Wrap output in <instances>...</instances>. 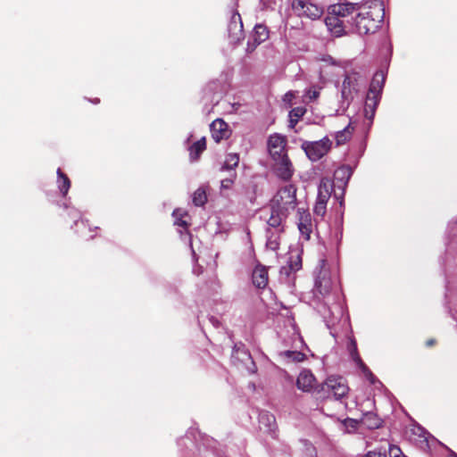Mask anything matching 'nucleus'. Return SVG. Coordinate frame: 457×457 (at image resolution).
<instances>
[{
  "label": "nucleus",
  "mask_w": 457,
  "mask_h": 457,
  "mask_svg": "<svg viewBox=\"0 0 457 457\" xmlns=\"http://www.w3.org/2000/svg\"><path fill=\"white\" fill-rule=\"evenodd\" d=\"M357 364L362 370V372L364 373L365 377L373 384L375 382V376L370 370V369L364 364V362L362 361H361V362H359Z\"/></svg>",
  "instance_id": "e433bc0d"
},
{
  "label": "nucleus",
  "mask_w": 457,
  "mask_h": 457,
  "mask_svg": "<svg viewBox=\"0 0 457 457\" xmlns=\"http://www.w3.org/2000/svg\"><path fill=\"white\" fill-rule=\"evenodd\" d=\"M347 348H348V351H349L353 360L356 363L361 362L362 360L358 353L357 343L353 337L350 338Z\"/></svg>",
  "instance_id": "7c9ffc66"
},
{
  "label": "nucleus",
  "mask_w": 457,
  "mask_h": 457,
  "mask_svg": "<svg viewBox=\"0 0 457 457\" xmlns=\"http://www.w3.org/2000/svg\"><path fill=\"white\" fill-rule=\"evenodd\" d=\"M269 29L265 25H255V27L253 28V34L251 36V40H249L247 44V51L253 52L257 46L263 43L269 38Z\"/></svg>",
  "instance_id": "9b49d317"
},
{
  "label": "nucleus",
  "mask_w": 457,
  "mask_h": 457,
  "mask_svg": "<svg viewBox=\"0 0 457 457\" xmlns=\"http://www.w3.org/2000/svg\"><path fill=\"white\" fill-rule=\"evenodd\" d=\"M329 198H330L329 196H326V195H324L322 194H318V197H317L316 202L327 204L328 201L329 200Z\"/></svg>",
  "instance_id": "a19ab883"
},
{
  "label": "nucleus",
  "mask_w": 457,
  "mask_h": 457,
  "mask_svg": "<svg viewBox=\"0 0 457 457\" xmlns=\"http://www.w3.org/2000/svg\"><path fill=\"white\" fill-rule=\"evenodd\" d=\"M237 179V172L233 171L230 173L228 178H226L220 181V188L221 189H230L235 183Z\"/></svg>",
  "instance_id": "473e14b6"
},
{
  "label": "nucleus",
  "mask_w": 457,
  "mask_h": 457,
  "mask_svg": "<svg viewBox=\"0 0 457 457\" xmlns=\"http://www.w3.org/2000/svg\"><path fill=\"white\" fill-rule=\"evenodd\" d=\"M402 457H407V456L404 455V456H402Z\"/></svg>",
  "instance_id": "8fccbe9b"
},
{
  "label": "nucleus",
  "mask_w": 457,
  "mask_h": 457,
  "mask_svg": "<svg viewBox=\"0 0 457 457\" xmlns=\"http://www.w3.org/2000/svg\"><path fill=\"white\" fill-rule=\"evenodd\" d=\"M331 146L332 141L328 137L318 141H303L301 145V148L312 162H317L327 155Z\"/></svg>",
  "instance_id": "20e7f679"
},
{
  "label": "nucleus",
  "mask_w": 457,
  "mask_h": 457,
  "mask_svg": "<svg viewBox=\"0 0 457 457\" xmlns=\"http://www.w3.org/2000/svg\"><path fill=\"white\" fill-rule=\"evenodd\" d=\"M286 96H293V94L289 92V93L286 94Z\"/></svg>",
  "instance_id": "a18cd8bd"
},
{
  "label": "nucleus",
  "mask_w": 457,
  "mask_h": 457,
  "mask_svg": "<svg viewBox=\"0 0 457 457\" xmlns=\"http://www.w3.org/2000/svg\"><path fill=\"white\" fill-rule=\"evenodd\" d=\"M353 132V128L351 127L350 124L348 126H346L344 129L337 132V134H336L337 145H344L346 142H348L352 137Z\"/></svg>",
  "instance_id": "5701e85b"
},
{
  "label": "nucleus",
  "mask_w": 457,
  "mask_h": 457,
  "mask_svg": "<svg viewBox=\"0 0 457 457\" xmlns=\"http://www.w3.org/2000/svg\"><path fill=\"white\" fill-rule=\"evenodd\" d=\"M179 215L182 216L179 210L173 212V216L178 217ZM175 224L184 228H187L188 227V223L185 220H183L182 217L176 218Z\"/></svg>",
  "instance_id": "4c0bfd02"
},
{
  "label": "nucleus",
  "mask_w": 457,
  "mask_h": 457,
  "mask_svg": "<svg viewBox=\"0 0 457 457\" xmlns=\"http://www.w3.org/2000/svg\"><path fill=\"white\" fill-rule=\"evenodd\" d=\"M305 96L311 101H315L319 98L320 96V89L317 88L316 87H312L311 88H309L306 93H305Z\"/></svg>",
  "instance_id": "f704fd0d"
},
{
  "label": "nucleus",
  "mask_w": 457,
  "mask_h": 457,
  "mask_svg": "<svg viewBox=\"0 0 457 457\" xmlns=\"http://www.w3.org/2000/svg\"><path fill=\"white\" fill-rule=\"evenodd\" d=\"M291 8L297 17L312 21L319 20L324 12L322 6L312 3L310 0H292Z\"/></svg>",
  "instance_id": "39448f33"
},
{
  "label": "nucleus",
  "mask_w": 457,
  "mask_h": 457,
  "mask_svg": "<svg viewBox=\"0 0 457 457\" xmlns=\"http://www.w3.org/2000/svg\"><path fill=\"white\" fill-rule=\"evenodd\" d=\"M313 212L316 215L324 217L327 212V204L316 202L313 208Z\"/></svg>",
  "instance_id": "c9c22d12"
},
{
  "label": "nucleus",
  "mask_w": 457,
  "mask_h": 457,
  "mask_svg": "<svg viewBox=\"0 0 457 457\" xmlns=\"http://www.w3.org/2000/svg\"><path fill=\"white\" fill-rule=\"evenodd\" d=\"M273 161L276 175L284 181H289L294 175L295 169L288 155H284Z\"/></svg>",
  "instance_id": "1a4fd4ad"
},
{
  "label": "nucleus",
  "mask_w": 457,
  "mask_h": 457,
  "mask_svg": "<svg viewBox=\"0 0 457 457\" xmlns=\"http://www.w3.org/2000/svg\"><path fill=\"white\" fill-rule=\"evenodd\" d=\"M212 137L216 143L227 139L230 136L228 125L221 119H216L210 125Z\"/></svg>",
  "instance_id": "f8f14e48"
},
{
  "label": "nucleus",
  "mask_w": 457,
  "mask_h": 457,
  "mask_svg": "<svg viewBox=\"0 0 457 457\" xmlns=\"http://www.w3.org/2000/svg\"><path fill=\"white\" fill-rule=\"evenodd\" d=\"M332 288V281L326 271H320L315 281V290L321 295H328Z\"/></svg>",
  "instance_id": "f3484780"
},
{
  "label": "nucleus",
  "mask_w": 457,
  "mask_h": 457,
  "mask_svg": "<svg viewBox=\"0 0 457 457\" xmlns=\"http://www.w3.org/2000/svg\"><path fill=\"white\" fill-rule=\"evenodd\" d=\"M298 229L306 240H309L312 232L311 213L304 209H298Z\"/></svg>",
  "instance_id": "ddd939ff"
},
{
  "label": "nucleus",
  "mask_w": 457,
  "mask_h": 457,
  "mask_svg": "<svg viewBox=\"0 0 457 457\" xmlns=\"http://www.w3.org/2000/svg\"><path fill=\"white\" fill-rule=\"evenodd\" d=\"M381 2V4H383V0H379Z\"/></svg>",
  "instance_id": "09e8293b"
},
{
  "label": "nucleus",
  "mask_w": 457,
  "mask_h": 457,
  "mask_svg": "<svg viewBox=\"0 0 457 457\" xmlns=\"http://www.w3.org/2000/svg\"><path fill=\"white\" fill-rule=\"evenodd\" d=\"M352 175V170L347 165H343L336 170L334 177L336 180H340L343 185H346Z\"/></svg>",
  "instance_id": "b1692460"
},
{
  "label": "nucleus",
  "mask_w": 457,
  "mask_h": 457,
  "mask_svg": "<svg viewBox=\"0 0 457 457\" xmlns=\"http://www.w3.org/2000/svg\"><path fill=\"white\" fill-rule=\"evenodd\" d=\"M333 181L328 178H322L319 185L318 194H322L326 196H331L333 191Z\"/></svg>",
  "instance_id": "bb28decb"
},
{
  "label": "nucleus",
  "mask_w": 457,
  "mask_h": 457,
  "mask_svg": "<svg viewBox=\"0 0 457 457\" xmlns=\"http://www.w3.org/2000/svg\"><path fill=\"white\" fill-rule=\"evenodd\" d=\"M284 355L295 362H301L305 359V354L298 351H286Z\"/></svg>",
  "instance_id": "2f4dec72"
},
{
  "label": "nucleus",
  "mask_w": 457,
  "mask_h": 457,
  "mask_svg": "<svg viewBox=\"0 0 457 457\" xmlns=\"http://www.w3.org/2000/svg\"><path fill=\"white\" fill-rule=\"evenodd\" d=\"M296 187L293 184L282 187L270 200V206L289 214L296 207Z\"/></svg>",
  "instance_id": "f03ea898"
},
{
  "label": "nucleus",
  "mask_w": 457,
  "mask_h": 457,
  "mask_svg": "<svg viewBox=\"0 0 457 457\" xmlns=\"http://www.w3.org/2000/svg\"><path fill=\"white\" fill-rule=\"evenodd\" d=\"M259 422L267 427L269 430H272L271 427L275 423V417L267 411L261 412L259 415Z\"/></svg>",
  "instance_id": "c756f323"
},
{
  "label": "nucleus",
  "mask_w": 457,
  "mask_h": 457,
  "mask_svg": "<svg viewBox=\"0 0 457 457\" xmlns=\"http://www.w3.org/2000/svg\"><path fill=\"white\" fill-rule=\"evenodd\" d=\"M343 202H344V201H343V197L341 196L340 205H342V204H343Z\"/></svg>",
  "instance_id": "49530a36"
},
{
  "label": "nucleus",
  "mask_w": 457,
  "mask_h": 457,
  "mask_svg": "<svg viewBox=\"0 0 457 457\" xmlns=\"http://www.w3.org/2000/svg\"><path fill=\"white\" fill-rule=\"evenodd\" d=\"M302 269V258L300 255L290 256L287 266L282 267L281 273L289 276L292 272L298 271Z\"/></svg>",
  "instance_id": "412c9836"
},
{
  "label": "nucleus",
  "mask_w": 457,
  "mask_h": 457,
  "mask_svg": "<svg viewBox=\"0 0 457 457\" xmlns=\"http://www.w3.org/2000/svg\"><path fill=\"white\" fill-rule=\"evenodd\" d=\"M266 245L269 249L272 251H277L279 248L280 242H279V237L276 235H270L268 237V240L266 242Z\"/></svg>",
  "instance_id": "72a5a7b5"
},
{
  "label": "nucleus",
  "mask_w": 457,
  "mask_h": 457,
  "mask_svg": "<svg viewBox=\"0 0 457 457\" xmlns=\"http://www.w3.org/2000/svg\"><path fill=\"white\" fill-rule=\"evenodd\" d=\"M389 456L390 457H402L404 456L401 451V449L396 445H391L389 447Z\"/></svg>",
  "instance_id": "58836bf2"
},
{
  "label": "nucleus",
  "mask_w": 457,
  "mask_h": 457,
  "mask_svg": "<svg viewBox=\"0 0 457 457\" xmlns=\"http://www.w3.org/2000/svg\"><path fill=\"white\" fill-rule=\"evenodd\" d=\"M206 149V139L205 137H202L196 142H195L189 147V156L191 161H197L202 154V153Z\"/></svg>",
  "instance_id": "6ab92c4d"
},
{
  "label": "nucleus",
  "mask_w": 457,
  "mask_h": 457,
  "mask_svg": "<svg viewBox=\"0 0 457 457\" xmlns=\"http://www.w3.org/2000/svg\"><path fill=\"white\" fill-rule=\"evenodd\" d=\"M57 176L58 187L62 195L65 196L71 187V180L60 168L57 170Z\"/></svg>",
  "instance_id": "4be33fe9"
},
{
  "label": "nucleus",
  "mask_w": 457,
  "mask_h": 457,
  "mask_svg": "<svg viewBox=\"0 0 457 457\" xmlns=\"http://www.w3.org/2000/svg\"><path fill=\"white\" fill-rule=\"evenodd\" d=\"M252 280L257 288H265L269 283L268 268L258 263L253 270Z\"/></svg>",
  "instance_id": "4468645a"
},
{
  "label": "nucleus",
  "mask_w": 457,
  "mask_h": 457,
  "mask_svg": "<svg viewBox=\"0 0 457 457\" xmlns=\"http://www.w3.org/2000/svg\"><path fill=\"white\" fill-rule=\"evenodd\" d=\"M228 35L231 42L238 43L244 38L243 22L240 14L236 11H231L228 24Z\"/></svg>",
  "instance_id": "6e6552de"
},
{
  "label": "nucleus",
  "mask_w": 457,
  "mask_h": 457,
  "mask_svg": "<svg viewBox=\"0 0 457 457\" xmlns=\"http://www.w3.org/2000/svg\"><path fill=\"white\" fill-rule=\"evenodd\" d=\"M207 202V195L204 188H198L193 195V203L195 206H203Z\"/></svg>",
  "instance_id": "c85d7f7f"
},
{
  "label": "nucleus",
  "mask_w": 457,
  "mask_h": 457,
  "mask_svg": "<svg viewBox=\"0 0 457 457\" xmlns=\"http://www.w3.org/2000/svg\"><path fill=\"white\" fill-rule=\"evenodd\" d=\"M361 457H386V454L380 451L374 450L369 451L366 454L362 455Z\"/></svg>",
  "instance_id": "ea45409f"
},
{
  "label": "nucleus",
  "mask_w": 457,
  "mask_h": 457,
  "mask_svg": "<svg viewBox=\"0 0 457 457\" xmlns=\"http://www.w3.org/2000/svg\"><path fill=\"white\" fill-rule=\"evenodd\" d=\"M361 423L369 429H376L382 426L383 420L376 413L369 411L363 414Z\"/></svg>",
  "instance_id": "a211bd4d"
},
{
  "label": "nucleus",
  "mask_w": 457,
  "mask_h": 457,
  "mask_svg": "<svg viewBox=\"0 0 457 457\" xmlns=\"http://www.w3.org/2000/svg\"><path fill=\"white\" fill-rule=\"evenodd\" d=\"M451 455H452L453 457H457V454H456V453H453Z\"/></svg>",
  "instance_id": "de8ad7c7"
},
{
  "label": "nucleus",
  "mask_w": 457,
  "mask_h": 457,
  "mask_svg": "<svg viewBox=\"0 0 457 457\" xmlns=\"http://www.w3.org/2000/svg\"><path fill=\"white\" fill-rule=\"evenodd\" d=\"M385 83V75L383 71L376 72L371 80L368 93L377 94L380 96Z\"/></svg>",
  "instance_id": "aec40b11"
},
{
  "label": "nucleus",
  "mask_w": 457,
  "mask_h": 457,
  "mask_svg": "<svg viewBox=\"0 0 457 457\" xmlns=\"http://www.w3.org/2000/svg\"><path fill=\"white\" fill-rule=\"evenodd\" d=\"M288 214L270 206V215L267 220L270 227L278 228L279 232L283 231L282 222L287 218Z\"/></svg>",
  "instance_id": "dca6fc26"
},
{
  "label": "nucleus",
  "mask_w": 457,
  "mask_h": 457,
  "mask_svg": "<svg viewBox=\"0 0 457 457\" xmlns=\"http://www.w3.org/2000/svg\"><path fill=\"white\" fill-rule=\"evenodd\" d=\"M379 12L381 13L377 15V18L373 17L371 12L365 13L356 12L353 20L354 33L367 35L376 32L380 27L384 17V9H379Z\"/></svg>",
  "instance_id": "7ed1b4c3"
},
{
  "label": "nucleus",
  "mask_w": 457,
  "mask_h": 457,
  "mask_svg": "<svg viewBox=\"0 0 457 457\" xmlns=\"http://www.w3.org/2000/svg\"><path fill=\"white\" fill-rule=\"evenodd\" d=\"M436 340L435 338H429L426 341L425 345L427 347H432L436 345Z\"/></svg>",
  "instance_id": "79ce46f5"
},
{
  "label": "nucleus",
  "mask_w": 457,
  "mask_h": 457,
  "mask_svg": "<svg viewBox=\"0 0 457 457\" xmlns=\"http://www.w3.org/2000/svg\"><path fill=\"white\" fill-rule=\"evenodd\" d=\"M316 381L314 375L307 370H303L297 377L296 386L303 392H310Z\"/></svg>",
  "instance_id": "2eb2a0df"
},
{
  "label": "nucleus",
  "mask_w": 457,
  "mask_h": 457,
  "mask_svg": "<svg viewBox=\"0 0 457 457\" xmlns=\"http://www.w3.org/2000/svg\"><path fill=\"white\" fill-rule=\"evenodd\" d=\"M287 139L278 134L270 136L268 140V148L272 159H278L287 155L286 152Z\"/></svg>",
  "instance_id": "9d476101"
},
{
  "label": "nucleus",
  "mask_w": 457,
  "mask_h": 457,
  "mask_svg": "<svg viewBox=\"0 0 457 457\" xmlns=\"http://www.w3.org/2000/svg\"><path fill=\"white\" fill-rule=\"evenodd\" d=\"M379 95L368 93L365 101V112H368L370 109L372 115L374 114L375 109L378 104Z\"/></svg>",
  "instance_id": "cd10ccee"
},
{
  "label": "nucleus",
  "mask_w": 457,
  "mask_h": 457,
  "mask_svg": "<svg viewBox=\"0 0 457 457\" xmlns=\"http://www.w3.org/2000/svg\"><path fill=\"white\" fill-rule=\"evenodd\" d=\"M320 392L332 394L336 400H340L348 395L349 386L343 378L329 377L321 385Z\"/></svg>",
  "instance_id": "423d86ee"
},
{
  "label": "nucleus",
  "mask_w": 457,
  "mask_h": 457,
  "mask_svg": "<svg viewBox=\"0 0 457 457\" xmlns=\"http://www.w3.org/2000/svg\"><path fill=\"white\" fill-rule=\"evenodd\" d=\"M79 223H80L81 225H84V221H83V220H80V221H79ZM76 225H79V221H76Z\"/></svg>",
  "instance_id": "c03bdc74"
},
{
  "label": "nucleus",
  "mask_w": 457,
  "mask_h": 457,
  "mask_svg": "<svg viewBox=\"0 0 457 457\" xmlns=\"http://www.w3.org/2000/svg\"><path fill=\"white\" fill-rule=\"evenodd\" d=\"M306 113V108L298 106L289 112V127L295 128L299 120Z\"/></svg>",
  "instance_id": "393cba45"
},
{
  "label": "nucleus",
  "mask_w": 457,
  "mask_h": 457,
  "mask_svg": "<svg viewBox=\"0 0 457 457\" xmlns=\"http://www.w3.org/2000/svg\"><path fill=\"white\" fill-rule=\"evenodd\" d=\"M91 102H92L93 104H99V103H100V99H99V98H96V99H94V100H91Z\"/></svg>",
  "instance_id": "37998d69"
},
{
  "label": "nucleus",
  "mask_w": 457,
  "mask_h": 457,
  "mask_svg": "<svg viewBox=\"0 0 457 457\" xmlns=\"http://www.w3.org/2000/svg\"><path fill=\"white\" fill-rule=\"evenodd\" d=\"M361 77L356 72H351L345 75L341 90L343 104L346 106L353 101L354 95L358 92L359 80Z\"/></svg>",
  "instance_id": "0eeeda50"
},
{
  "label": "nucleus",
  "mask_w": 457,
  "mask_h": 457,
  "mask_svg": "<svg viewBox=\"0 0 457 457\" xmlns=\"http://www.w3.org/2000/svg\"><path fill=\"white\" fill-rule=\"evenodd\" d=\"M357 9V4L352 3H339L328 7L325 24L332 36L339 37L354 33L353 20Z\"/></svg>",
  "instance_id": "f257e3e1"
},
{
  "label": "nucleus",
  "mask_w": 457,
  "mask_h": 457,
  "mask_svg": "<svg viewBox=\"0 0 457 457\" xmlns=\"http://www.w3.org/2000/svg\"><path fill=\"white\" fill-rule=\"evenodd\" d=\"M239 163V155L237 154H228L220 168V170H233Z\"/></svg>",
  "instance_id": "a878e982"
}]
</instances>
